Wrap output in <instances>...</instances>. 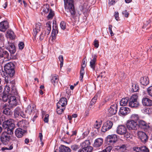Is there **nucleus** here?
I'll return each instance as SVG.
<instances>
[{
    "label": "nucleus",
    "instance_id": "obj_1",
    "mask_svg": "<svg viewBox=\"0 0 152 152\" xmlns=\"http://www.w3.org/2000/svg\"><path fill=\"white\" fill-rule=\"evenodd\" d=\"M3 117L0 118V123L3 121L2 126L4 129H7V131H4L2 132L0 136L1 141L3 144L4 145H7L11 139L10 135H12L13 134V130L15 127V125L13 123V120L12 119L5 120L3 121Z\"/></svg>",
    "mask_w": 152,
    "mask_h": 152
},
{
    "label": "nucleus",
    "instance_id": "obj_2",
    "mask_svg": "<svg viewBox=\"0 0 152 152\" xmlns=\"http://www.w3.org/2000/svg\"><path fill=\"white\" fill-rule=\"evenodd\" d=\"M65 8L67 12H69L71 15H74L75 14L73 0H64Z\"/></svg>",
    "mask_w": 152,
    "mask_h": 152
},
{
    "label": "nucleus",
    "instance_id": "obj_3",
    "mask_svg": "<svg viewBox=\"0 0 152 152\" xmlns=\"http://www.w3.org/2000/svg\"><path fill=\"white\" fill-rule=\"evenodd\" d=\"M4 70L6 74L10 77H12L15 74V65L12 62L6 64L4 66Z\"/></svg>",
    "mask_w": 152,
    "mask_h": 152
},
{
    "label": "nucleus",
    "instance_id": "obj_4",
    "mask_svg": "<svg viewBox=\"0 0 152 152\" xmlns=\"http://www.w3.org/2000/svg\"><path fill=\"white\" fill-rule=\"evenodd\" d=\"M129 107L134 108H138L140 106L137 95H133L131 96L129 99Z\"/></svg>",
    "mask_w": 152,
    "mask_h": 152
},
{
    "label": "nucleus",
    "instance_id": "obj_5",
    "mask_svg": "<svg viewBox=\"0 0 152 152\" xmlns=\"http://www.w3.org/2000/svg\"><path fill=\"white\" fill-rule=\"evenodd\" d=\"M117 135L113 134L108 135L106 138L105 141L107 143L110 145H113L117 140Z\"/></svg>",
    "mask_w": 152,
    "mask_h": 152
},
{
    "label": "nucleus",
    "instance_id": "obj_6",
    "mask_svg": "<svg viewBox=\"0 0 152 152\" xmlns=\"http://www.w3.org/2000/svg\"><path fill=\"white\" fill-rule=\"evenodd\" d=\"M126 125L129 130H137L138 127V124L135 121L129 120L127 122Z\"/></svg>",
    "mask_w": 152,
    "mask_h": 152
},
{
    "label": "nucleus",
    "instance_id": "obj_7",
    "mask_svg": "<svg viewBox=\"0 0 152 152\" xmlns=\"http://www.w3.org/2000/svg\"><path fill=\"white\" fill-rule=\"evenodd\" d=\"M113 124L112 122L109 120L107 121L103 124L101 129L102 131L105 132L109 130L111 128Z\"/></svg>",
    "mask_w": 152,
    "mask_h": 152
},
{
    "label": "nucleus",
    "instance_id": "obj_8",
    "mask_svg": "<svg viewBox=\"0 0 152 152\" xmlns=\"http://www.w3.org/2000/svg\"><path fill=\"white\" fill-rule=\"evenodd\" d=\"M138 138L143 143H145L148 140V137L146 134L141 131H139L137 133Z\"/></svg>",
    "mask_w": 152,
    "mask_h": 152
},
{
    "label": "nucleus",
    "instance_id": "obj_9",
    "mask_svg": "<svg viewBox=\"0 0 152 152\" xmlns=\"http://www.w3.org/2000/svg\"><path fill=\"white\" fill-rule=\"evenodd\" d=\"M137 124L138 127L143 129L145 131L148 130L150 128L149 124L142 120H139Z\"/></svg>",
    "mask_w": 152,
    "mask_h": 152
},
{
    "label": "nucleus",
    "instance_id": "obj_10",
    "mask_svg": "<svg viewBox=\"0 0 152 152\" xmlns=\"http://www.w3.org/2000/svg\"><path fill=\"white\" fill-rule=\"evenodd\" d=\"M8 106L11 108H13L16 106L18 104L16 97L15 96H10L8 99Z\"/></svg>",
    "mask_w": 152,
    "mask_h": 152
},
{
    "label": "nucleus",
    "instance_id": "obj_11",
    "mask_svg": "<svg viewBox=\"0 0 152 152\" xmlns=\"http://www.w3.org/2000/svg\"><path fill=\"white\" fill-rule=\"evenodd\" d=\"M116 131L117 134L120 135H124L126 133L127 129L125 126L121 125L117 127Z\"/></svg>",
    "mask_w": 152,
    "mask_h": 152
},
{
    "label": "nucleus",
    "instance_id": "obj_12",
    "mask_svg": "<svg viewBox=\"0 0 152 152\" xmlns=\"http://www.w3.org/2000/svg\"><path fill=\"white\" fill-rule=\"evenodd\" d=\"M26 132L25 129H23L21 128H18L16 129L15 133V136L18 138H21L24 135V134Z\"/></svg>",
    "mask_w": 152,
    "mask_h": 152
},
{
    "label": "nucleus",
    "instance_id": "obj_13",
    "mask_svg": "<svg viewBox=\"0 0 152 152\" xmlns=\"http://www.w3.org/2000/svg\"><path fill=\"white\" fill-rule=\"evenodd\" d=\"M9 23L7 21H3L0 23V31L5 32L9 28Z\"/></svg>",
    "mask_w": 152,
    "mask_h": 152
},
{
    "label": "nucleus",
    "instance_id": "obj_14",
    "mask_svg": "<svg viewBox=\"0 0 152 152\" xmlns=\"http://www.w3.org/2000/svg\"><path fill=\"white\" fill-rule=\"evenodd\" d=\"M97 57L96 55H95L92 56V59L90 62V66L94 71L95 70V67L96 65V59Z\"/></svg>",
    "mask_w": 152,
    "mask_h": 152
},
{
    "label": "nucleus",
    "instance_id": "obj_15",
    "mask_svg": "<svg viewBox=\"0 0 152 152\" xmlns=\"http://www.w3.org/2000/svg\"><path fill=\"white\" fill-rule=\"evenodd\" d=\"M9 45L6 49L9 51L11 54H14L16 51V48L14 45L12 43H10L8 41Z\"/></svg>",
    "mask_w": 152,
    "mask_h": 152
},
{
    "label": "nucleus",
    "instance_id": "obj_16",
    "mask_svg": "<svg viewBox=\"0 0 152 152\" xmlns=\"http://www.w3.org/2000/svg\"><path fill=\"white\" fill-rule=\"evenodd\" d=\"M3 45L0 46V58L4 57V58H9V54L7 51L2 48Z\"/></svg>",
    "mask_w": 152,
    "mask_h": 152
},
{
    "label": "nucleus",
    "instance_id": "obj_17",
    "mask_svg": "<svg viewBox=\"0 0 152 152\" xmlns=\"http://www.w3.org/2000/svg\"><path fill=\"white\" fill-rule=\"evenodd\" d=\"M103 139L102 138H99L95 140L93 145L94 147L97 148L100 147L103 144Z\"/></svg>",
    "mask_w": 152,
    "mask_h": 152
},
{
    "label": "nucleus",
    "instance_id": "obj_18",
    "mask_svg": "<svg viewBox=\"0 0 152 152\" xmlns=\"http://www.w3.org/2000/svg\"><path fill=\"white\" fill-rule=\"evenodd\" d=\"M117 107L118 105L116 104L111 105L108 110L110 113L112 115L115 114L117 112Z\"/></svg>",
    "mask_w": 152,
    "mask_h": 152
},
{
    "label": "nucleus",
    "instance_id": "obj_19",
    "mask_svg": "<svg viewBox=\"0 0 152 152\" xmlns=\"http://www.w3.org/2000/svg\"><path fill=\"white\" fill-rule=\"evenodd\" d=\"M130 111L129 108L122 107L120 108L119 114L120 115H125L129 113Z\"/></svg>",
    "mask_w": 152,
    "mask_h": 152
},
{
    "label": "nucleus",
    "instance_id": "obj_20",
    "mask_svg": "<svg viewBox=\"0 0 152 152\" xmlns=\"http://www.w3.org/2000/svg\"><path fill=\"white\" fill-rule=\"evenodd\" d=\"M41 25L40 23H38L36 24L35 27L33 28V34L35 38L37 34L40 31Z\"/></svg>",
    "mask_w": 152,
    "mask_h": 152
},
{
    "label": "nucleus",
    "instance_id": "obj_21",
    "mask_svg": "<svg viewBox=\"0 0 152 152\" xmlns=\"http://www.w3.org/2000/svg\"><path fill=\"white\" fill-rule=\"evenodd\" d=\"M58 77V75L56 74L52 75L50 77L51 82L54 86L58 84L59 81Z\"/></svg>",
    "mask_w": 152,
    "mask_h": 152
},
{
    "label": "nucleus",
    "instance_id": "obj_22",
    "mask_svg": "<svg viewBox=\"0 0 152 152\" xmlns=\"http://www.w3.org/2000/svg\"><path fill=\"white\" fill-rule=\"evenodd\" d=\"M51 22L50 21H48L45 23L44 28L45 34L48 35L50 34L51 30Z\"/></svg>",
    "mask_w": 152,
    "mask_h": 152
},
{
    "label": "nucleus",
    "instance_id": "obj_23",
    "mask_svg": "<svg viewBox=\"0 0 152 152\" xmlns=\"http://www.w3.org/2000/svg\"><path fill=\"white\" fill-rule=\"evenodd\" d=\"M142 103L144 106H152V100L147 97L143 98L142 100Z\"/></svg>",
    "mask_w": 152,
    "mask_h": 152
},
{
    "label": "nucleus",
    "instance_id": "obj_24",
    "mask_svg": "<svg viewBox=\"0 0 152 152\" xmlns=\"http://www.w3.org/2000/svg\"><path fill=\"white\" fill-rule=\"evenodd\" d=\"M27 122L25 120H22L18 123L17 125L19 128H21L23 129H25L27 127Z\"/></svg>",
    "mask_w": 152,
    "mask_h": 152
},
{
    "label": "nucleus",
    "instance_id": "obj_25",
    "mask_svg": "<svg viewBox=\"0 0 152 152\" xmlns=\"http://www.w3.org/2000/svg\"><path fill=\"white\" fill-rule=\"evenodd\" d=\"M67 104V101L66 98H61L57 103V105L59 106H62L63 107H65L66 106Z\"/></svg>",
    "mask_w": 152,
    "mask_h": 152
},
{
    "label": "nucleus",
    "instance_id": "obj_26",
    "mask_svg": "<svg viewBox=\"0 0 152 152\" xmlns=\"http://www.w3.org/2000/svg\"><path fill=\"white\" fill-rule=\"evenodd\" d=\"M90 6L88 5L87 2L84 3L81 7L80 9L84 13H87L89 10Z\"/></svg>",
    "mask_w": 152,
    "mask_h": 152
},
{
    "label": "nucleus",
    "instance_id": "obj_27",
    "mask_svg": "<svg viewBox=\"0 0 152 152\" xmlns=\"http://www.w3.org/2000/svg\"><path fill=\"white\" fill-rule=\"evenodd\" d=\"M140 81V83L144 86H146L149 83V79L145 76L141 77Z\"/></svg>",
    "mask_w": 152,
    "mask_h": 152
},
{
    "label": "nucleus",
    "instance_id": "obj_28",
    "mask_svg": "<svg viewBox=\"0 0 152 152\" xmlns=\"http://www.w3.org/2000/svg\"><path fill=\"white\" fill-rule=\"evenodd\" d=\"M93 150L92 147L81 148L78 150V152H91Z\"/></svg>",
    "mask_w": 152,
    "mask_h": 152
},
{
    "label": "nucleus",
    "instance_id": "obj_29",
    "mask_svg": "<svg viewBox=\"0 0 152 152\" xmlns=\"http://www.w3.org/2000/svg\"><path fill=\"white\" fill-rule=\"evenodd\" d=\"M129 99L128 97L122 99L120 102L121 105L123 106L126 105L129 101Z\"/></svg>",
    "mask_w": 152,
    "mask_h": 152
},
{
    "label": "nucleus",
    "instance_id": "obj_30",
    "mask_svg": "<svg viewBox=\"0 0 152 152\" xmlns=\"http://www.w3.org/2000/svg\"><path fill=\"white\" fill-rule=\"evenodd\" d=\"M21 112V108L18 107L14 110V116L15 118H17L20 116Z\"/></svg>",
    "mask_w": 152,
    "mask_h": 152
},
{
    "label": "nucleus",
    "instance_id": "obj_31",
    "mask_svg": "<svg viewBox=\"0 0 152 152\" xmlns=\"http://www.w3.org/2000/svg\"><path fill=\"white\" fill-rule=\"evenodd\" d=\"M7 37L11 39H13L15 38V35L13 31L10 30L7 31Z\"/></svg>",
    "mask_w": 152,
    "mask_h": 152
},
{
    "label": "nucleus",
    "instance_id": "obj_32",
    "mask_svg": "<svg viewBox=\"0 0 152 152\" xmlns=\"http://www.w3.org/2000/svg\"><path fill=\"white\" fill-rule=\"evenodd\" d=\"M90 145V141L89 140H86L80 144L81 148L85 147H91L89 145Z\"/></svg>",
    "mask_w": 152,
    "mask_h": 152
},
{
    "label": "nucleus",
    "instance_id": "obj_33",
    "mask_svg": "<svg viewBox=\"0 0 152 152\" xmlns=\"http://www.w3.org/2000/svg\"><path fill=\"white\" fill-rule=\"evenodd\" d=\"M151 20L150 19L146 21L145 22L144 25L142 27V28H146V29L149 28L151 26Z\"/></svg>",
    "mask_w": 152,
    "mask_h": 152
},
{
    "label": "nucleus",
    "instance_id": "obj_34",
    "mask_svg": "<svg viewBox=\"0 0 152 152\" xmlns=\"http://www.w3.org/2000/svg\"><path fill=\"white\" fill-rule=\"evenodd\" d=\"M2 113L6 115L7 116H10L12 114V112H11L10 109L9 108H4Z\"/></svg>",
    "mask_w": 152,
    "mask_h": 152
},
{
    "label": "nucleus",
    "instance_id": "obj_35",
    "mask_svg": "<svg viewBox=\"0 0 152 152\" xmlns=\"http://www.w3.org/2000/svg\"><path fill=\"white\" fill-rule=\"evenodd\" d=\"M58 30H55L53 28L51 33L52 39L53 41L56 39V35L58 34Z\"/></svg>",
    "mask_w": 152,
    "mask_h": 152
},
{
    "label": "nucleus",
    "instance_id": "obj_36",
    "mask_svg": "<svg viewBox=\"0 0 152 152\" xmlns=\"http://www.w3.org/2000/svg\"><path fill=\"white\" fill-rule=\"evenodd\" d=\"M139 89L138 86L136 84L134 83L132 84L131 89V91L133 92H136L138 91Z\"/></svg>",
    "mask_w": 152,
    "mask_h": 152
},
{
    "label": "nucleus",
    "instance_id": "obj_37",
    "mask_svg": "<svg viewBox=\"0 0 152 152\" xmlns=\"http://www.w3.org/2000/svg\"><path fill=\"white\" fill-rule=\"evenodd\" d=\"M49 6L47 4H44L42 7L43 11L45 13H48L50 10Z\"/></svg>",
    "mask_w": 152,
    "mask_h": 152
},
{
    "label": "nucleus",
    "instance_id": "obj_38",
    "mask_svg": "<svg viewBox=\"0 0 152 152\" xmlns=\"http://www.w3.org/2000/svg\"><path fill=\"white\" fill-rule=\"evenodd\" d=\"M3 94L2 96V100L4 102H6L8 101V99H9L11 96L10 94L8 95L7 94L3 93Z\"/></svg>",
    "mask_w": 152,
    "mask_h": 152
},
{
    "label": "nucleus",
    "instance_id": "obj_39",
    "mask_svg": "<svg viewBox=\"0 0 152 152\" xmlns=\"http://www.w3.org/2000/svg\"><path fill=\"white\" fill-rule=\"evenodd\" d=\"M11 96H17L18 92L16 88H13L12 89L10 93L9 94Z\"/></svg>",
    "mask_w": 152,
    "mask_h": 152
},
{
    "label": "nucleus",
    "instance_id": "obj_40",
    "mask_svg": "<svg viewBox=\"0 0 152 152\" xmlns=\"http://www.w3.org/2000/svg\"><path fill=\"white\" fill-rule=\"evenodd\" d=\"M57 108L56 111L58 114L59 115L61 114L65 109V107H63L62 109H60L59 107H60V106L59 107L58 105H57Z\"/></svg>",
    "mask_w": 152,
    "mask_h": 152
},
{
    "label": "nucleus",
    "instance_id": "obj_41",
    "mask_svg": "<svg viewBox=\"0 0 152 152\" xmlns=\"http://www.w3.org/2000/svg\"><path fill=\"white\" fill-rule=\"evenodd\" d=\"M83 66H81V68L80 71V80H82L83 78V77L84 75L85 72L84 71V68L85 67H83Z\"/></svg>",
    "mask_w": 152,
    "mask_h": 152
},
{
    "label": "nucleus",
    "instance_id": "obj_42",
    "mask_svg": "<svg viewBox=\"0 0 152 152\" xmlns=\"http://www.w3.org/2000/svg\"><path fill=\"white\" fill-rule=\"evenodd\" d=\"M54 15V12L51 9H50L49 13L47 16V18L48 19H52Z\"/></svg>",
    "mask_w": 152,
    "mask_h": 152
},
{
    "label": "nucleus",
    "instance_id": "obj_43",
    "mask_svg": "<svg viewBox=\"0 0 152 152\" xmlns=\"http://www.w3.org/2000/svg\"><path fill=\"white\" fill-rule=\"evenodd\" d=\"M71 149L73 151H77L80 148V146L76 144H74L72 145L71 147Z\"/></svg>",
    "mask_w": 152,
    "mask_h": 152
},
{
    "label": "nucleus",
    "instance_id": "obj_44",
    "mask_svg": "<svg viewBox=\"0 0 152 152\" xmlns=\"http://www.w3.org/2000/svg\"><path fill=\"white\" fill-rule=\"evenodd\" d=\"M112 149V147L111 146H108L101 151L98 152H110Z\"/></svg>",
    "mask_w": 152,
    "mask_h": 152
},
{
    "label": "nucleus",
    "instance_id": "obj_45",
    "mask_svg": "<svg viewBox=\"0 0 152 152\" xmlns=\"http://www.w3.org/2000/svg\"><path fill=\"white\" fill-rule=\"evenodd\" d=\"M140 151L142 152H149L148 149L145 146L140 147Z\"/></svg>",
    "mask_w": 152,
    "mask_h": 152
},
{
    "label": "nucleus",
    "instance_id": "obj_46",
    "mask_svg": "<svg viewBox=\"0 0 152 152\" xmlns=\"http://www.w3.org/2000/svg\"><path fill=\"white\" fill-rule=\"evenodd\" d=\"M58 59L60 62V66L61 68L63 64L64 59L63 56L62 55L59 56Z\"/></svg>",
    "mask_w": 152,
    "mask_h": 152
},
{
    "label": "nucleus",
    "instance_id": "obj_47",
    "mask_svg": "<svg viewBox=\"0 0 152 152\" xmlns=\"http://www.w3.org/2000/svg\"><path fill=\"white\" fill-rule=\"evenodd\" d=\"M131 121H135L137 122V121L139 119V117L137 115H133L131 116Z\"/></svg>",
    "mask_w": 152,
    "mask_h": 152
},
{
    "label": "nucleus",
    "instance_id": "obj_48",
    "mask_svg": "<svg viewBox=\"0 0 152 152\" xmlns=\"http://www.w3.org/2000/svg\"><path fill=\"white\" fill-rule=\"evenodd\" d=\"M66 148V146L63 145H61L59 147V152H65V148Z\"/></svg>",
    "mask_w": 152,
    "mask_h": 152
},
{
    "label": "nucleus",
    "instance_id": "obj_49",
    "mask_svg": "<svg viewBox=\"0 0 152 152\" xmlns=\"http://www.w3.org/2000/svg\"><path fill=\"white\" fill-rule=\"evenodd\" d=\"M10 91V87L9 86H6L4 89L3 93L8 94Z\"/></svg>",
    "mask_w": 152,
    "mask_h": 152
},
{
    "label": "nucleus",
    "instance_id": "obj_50",
    "mask_svg": "<svg viewBox=\"0 0 152 152\" xmlns=\"http://www.w3.org/2000/svg\"><path fill=\"white\" fill-rule=\"evenodd\" d=\"M118 0H109L108 5L109 6L115 4Z\"/></svg>",
    "mask_w": 152,
    "mask_h": 152
},
{
    "label": "nucleus",
    "instance_id": "obj_51",
    "mask_svg": "<svg viewBox=\"0 0 152 152\" xmlns=\"http://www.w3.org/2000/svg\"><path fill=\"white\" fill-rule=\"evenodd\" d=\"M60 27L62 29L64 30L66 28V25L65 22L64 21H61L60 24Z\"/></svg>",
    "mask_w": 152,
    "mask_h": 152
},
{
    "label": "nucleus",
    "instance_id": "obj_52",
    "mask_svg": "<svg viewBox=\"0 0 152 152\" xmlns=\"http://www.w3.org/2000/svg\"><path fill=\"white\" fill-rule=\"evenodd\" d=\"M147 91L148 95L152 97V86H150L148 88Z\"/></svg>",
    "mask_w": 152,
    "mask_h": 152
},
{
    "label": "nucleus",
    "instance_id": "obj_53",
    "mask_svg": "<svg viewBox=\"0 0 152 152\" xmlns=\"http://www.w3.org/2000/svg\"><path fill=\"white\" fill-rule=\"evenodd\" d=\"M101 124L100 123H98V121H96V123L94 125V127L97 129H99L101 126Z\"/></svg>",
    "mask_w": 152,
    "mask_h": 152
},
{
    "label": "nucleus",
    "instance_id": "obj_54",
    "mask_svg": "<svg viewBox=\"0 0 152 152\" xmlns=\"http://www.w3.org/2000/svg\"><path fill=\"white\" fill-rule=\"evenodd\" d=\"M112 26L111 25H109L108 26V29L109 31V32L110 33L111 36L114 35V34L113 33V32L112 30Z\"/></svg>",
    "mask_w": 152,
    "mask_h": 152
},
{
    "label": "nucleus",
    "instance_id": "obj_55",
    "mask_svg": "<svg viewBox=\"0 0 152 152\" xmlns=\"http://www.w3.org/2000/svg\"><path fill=\"white\" fill-rule=\"evenodd\" d=\"M18 47L20 49L22 50L24 47V43L23 42H20L18 44Z\"/></svg>",
    "mask_w": 152,
    "mask_h": 152
},
{
    "label": "nucleus",
    "instance_id": "obj_56",
    "mask_svg": "<svg viewBox=\"0 0 152 152\" xmlns=\"http://www.w3.org/2000/svg\"><path fill=\"white\" fill-rule=\"evenodd\" d=\"M10 86L11 87V89L15 87V81L14 80H13L11 81L10 82Z\"/></svg>",
    "mask_w": 152,
    "mask_h": 152
},
{
    "label": "nucleus",
    "instance_id": "obj_57",
    "mask_svg": "<svg viewBox=\"0 0 152 152\" xmlns=\"http://www.w3.org/2000/svg\"><path fill=\"white\" fill-rule=\"evenodd\" d=\"M49 117V115L48 114H47L45 115L44 119V121L45 123H48V121Z\"/></svg>",
    "mask_w": 152,
    "mask_h": 152
},
{
    "label": "nucleus",
    "instance_id": "obj_58",
    "mask_svg": "<svg viewBox=\"0 0 152 152\" xmlns=\"http://www.w3.org/2000/svg\"><path fill=\"white\" fill-rule=\"evenodd\" d=\"M94 44L95 47L96 48H98L99 46L98 41L96 39H95L94 42Z\"/></svg>",
    "mask_w": 152,
    "mask_h": 152
},
{
    "label": "nucleus",
    "instance_id": "obj_59",
    "mask_svg": "<svg viewBox=\"0 0 152 152\" xmlns=\"http://www.w3.org/2000/svg\"><path fill=\"white\" fill-rule=\"evenodd\" d=\"M122 14L126 18H128L129 16V14L126 10L123 11L122 12Z\"/></svg>",
    "mask_w": 152,
    "mask_h": 152
},
{
    "label": "nucleus",
    "instance_id": "obj_60",
    "mask_svg": "<svg viewBox=\"0 0 152 152\" xmlns=\"http://www.w3.org/2000/svg\"><path fill=\"white\" fill-rule=\"evenodd\" d=\"M119 13L118 12H115L114 16H115V19L117 20H118L119 18L118 17Z\"/></svg>",
    "mask_w": 152,
    "mask_h": 152
},
{
    "label": "nucleus",
    "instance_id": "obj_61",
    "mask_svg": "<svg viewBox=\"0 0 152 152\" xmlns=\"http://www.w3.org/2000/svg\"><path fill=\"white\" fill-rule=\"evenodd\" d=\"M133 150L135 152H138L140 151V147L135 146L133 148Z\"/></svg>",
    "mask_w": 152,
    "mask_h": 152
},
{
    "label": "nucleus",
    "instance_id": "obj_62",
    "mask_svg": "<svg viewBox=\"0 0 152 152\" xmlns=\"http://www.w3.org/2000/svg\"><path fill=\"white\" fill-rule=\"evenodd\" d=\"M86 65V60L84 58L83 59L82 63V66H83V67H85Z\"/></svg>",
    "mask_w": 152,
    "mask_h": 152
},
{
    "label": "nucleus",
    "instance_id": "obj_63",
    "mask_svg": "<svg viewBox=\"0 0 152 152\" xmlns=\"http://www.w3.org/2000/svg\"><path fill=\"white\" fill-rule=\"evenodd\" d=\"M106 102V101H104L102 102H101L99 106V108L100 109H101V108L102 107V106L105 104Z\"/></svg>",
    "mask_w": 152,
    "mask_h": 152
},
{
    "label": "nucleus",
    "instance_id": "obj_64",
    "mask_svg": "<svg viewBox=\"0 0 152 152\" xmlns=\"http://www.w3.org/2000/svg\"><path fill=\"white\" fill-rule=\"evenodd\" d=\"M44 37V34H43V32L41 33V34L40 36L39 39L40 41H42Z\"/></svg>",
    "mask_w": 152,
    "mask_h": 152
}]
</instances>
